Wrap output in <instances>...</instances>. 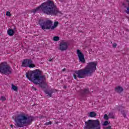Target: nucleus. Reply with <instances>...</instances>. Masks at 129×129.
Here are the masks:
<instances>
[{
	"instance_id": "1",
	"label": "nucleus",
	"mask_w": 129,
	"mask_h": 129,
	"mask_svg": "<svg viewBox=\"0 0 129 129\" xmlns=\"http://www.w3.org/2000/svg\"><path fill=\"white\" fill-rule=\"evenodd\" d=\"M41 11L47 16H56L58 14L62 15V12L59 11L54 2L50 0L42 3L35 9L31 10V13H33L35 15L36 13H40Z\"/></svg>"
},
{
	"instance_id": "2",
	"label": "nucleus",
	"mask_w": 129,
	"mask_h": 129,
	"mask_svg": "<svg viewBox=\"0 0 129 129\" xmlns=\"http://www.w3.org/2000/svg\"><path fill=\"white\" fill-rule=\"evenodd\" d=\"M26 78L34 84L39 85V87L45 89L47 87L46 76H42V71L39 69L29 72L26 74Z\"/></svg>"
},
{
	"instance_id": "3",
	"label": "nucleus",
	"mask_w": 129,
	"mask_h": 129,
	"mask_svg": "<svg viewBox=\"0 0 129 129\" xmlns=\"http://www.w3.org/2000/svg\"><path fill=\"white\" fill-rule=\"evenodd\" d=\"M96 66H97V62H90L88 63V64L84 69H81L78 71H75L73 74L74 79L78 78H84L85 75H89L91 76L95 70H96Z\"/></svg>"
},
{
	"instance_id": "4",
	"label": "nucleus",
	"mask_w": 129,
	"mask_h": 129,
	"mask_svg": "<svg viewBox=\"0 0 129 129\" xmlns=\"http://www.w3.org/2000/svg\"><path fill=\"white\" fill-rule=\"evenodd\" d=\"M33 116H27L25 114H20L15 118L16 126L17 127H24V126H27L32 124V122L34 121Z\"/></svg>"
},
{
	"instance_id": "5",
	"label": "nucleus",
	"mask_w": 129,
	"mask_h": 129,
	"mask_svg": "<svg viewBox=\"0 0 129 129\" xmlns=\"http://www.w3.org/2000/svg\"><path fill=\"white\" fill-rule=\"evenodd\" d=\"M84 129H101V125L99 120L89 119L85 122Z\"/></svg>"
},
{
	"instance_id": "6",
	"label": "nucleus",
	"mask_w": 129,
	"mask_h": 129,
	"mask_svg": "<svg viewBox=\"0 0 129 129\" xmlns=\"http://www.w3.org/2000/svg\"><path fill=\"white\" fill-rule=\"evenodd\" d=\"M12 67L8 64V62L4 61L0 63V73H1V74L10 75L12 74Z\"/></svg>"
},
{
	"instance_id": "7",
	"label": "nucleus",
	"mask_w": 129,
	"mask_h": 129,
	"mask_svg": "<svg viewBox=\"0 0 129 129\" xmlns=\"http://www.w3.org/2000/svg\"><path fill=\"white\" fill-rule=\"evenodd\" d=\"M39 25L41 29L45 30H51L52 26H53V21L51 20H47L45 21H39Z\"/></svg>"
},
{
	"instance_id": "8",
	"label": "nucleus",
	"mask_w": 129,
	"mask_h": 129,
	"mask_svg": "<svg viewBox=\"0 0 129 129\" xmlns=\"http://www.w3.org/2000/svg\"><path fill=\"white\" fill-rule=\"evenodd\" d=\"M21 67H29V68H34L36 65L33 63V60L31 59H25L22 61Z\"/></svg>"
},
{
	"instance_id": "9",
	"label": "nucleus",
	"mask_w": 129,
	"mask_h": 129,
	"mask_svg": "<svg viewBox=\"0 0 129 129\" xmlns=\"http://www.w3.org/2000/svg\"><path fill=\"white\" fill-rule=\"evenodd\" d=\"M59 47L58 48L59 50L63 52V51H66L68 49V43L66 42L62 41L59 43Z\"/></svg>"
},
{
	"instance_id": "10",
	"label": "nucleus",
	"mask_w": 129,
	"mask_h": 129,
	"mask_svg": "<svg viewBox=\"0 0 129 129\" xmlns=\"http://www.w3.org/2000/svg\"><path fill=\"white\" fill-rule=\"evenodd\" d=\"M77 54L78 56L79 61L81 63H85V58H84V54L82 53L81 51L79 49H77Z\"/></svg>"
},
{
	"instance_id": "11",
	"label": "nucleus",
	"mask_w": 129,
	"mask_h": 129,
	"mask_svg": "<svg viewBox=\"0 0 129 129\" xmlns=\"http://www.w3.org/2000/svg\"><path fill=\"white\" fill-rule=\"evenodd\" d=\"M44 92L46 94H48L49 97H52V94L54 93V90L51 89L49 90L48 91V90H45Z\"/></svg>"
},
{
	"instance_id": "12",
	"label": "nucleus",
	"mask_w": 129,
	"mask_h": 129,
	"mask_svg": "<svg viewBox=\"0 0 129 129\" xmlns=\"http://www.w3.org/2000/svg\"><path fill=\"white\" fill-rule=\"evenodd\" d=\"M7 34L10 37H13L15 35V31L14 29H9L7 30Z\"/></svg>"
},
{
	"instance_id": "13",
	"label": "nucleus",
	"mask_w": 129,
	"mask_h": 129,
	"mask_svg": "<svg viewBox=\"0 0 129 129\" xmlns=\"http://www.w3.org/2000/svg\"><path fill=\"white\" fill-rule=\"evenodd\" d=\"M89 93V89H84V90H82L81 91V94L83 96L86 94H88Z\"/></svg>"
},
{
	"instance_id": "14",
	"label": "nucleus",
	"mask_w": 129,
	"mask_h": 129,
	"mask_svg": "<svg viewBox=\"0 0 129 129\" xmlns=\"http://www.w3.org/2000/svg\"><path fill=\"white\" fill-rule=\"evenodd\" d=\"M126 2L127 5V7L124 6V4H123V6H124V8H126V10L125 11L126 14L129 15V1L126 0Z\"/></svg>"
},
{
	"instance_id": "15",
	"label": "nucleus",
	"mask_w": 129,
	"mask_h": 129,
	"mask_svg": "<svg viewBox=\"0 0 129 129\" xmlns=\"http://www.w3.org/2000/svg\"><path fill=\"white\" fill-rule=\"evenodd\" d=\"M115 91L118 93H121V92H122V91H123V89L122 88V87L118 86L115 88Z\"/></svg>"
},
{
	"instance_id": "16",
	"label": "nucleus",
	"mask_w": 129,
	"mask_h": 129,
	"mask_svg": "<svg viewBox=\"0 0 129 129\" xmlns=\"http://www.w3.org/2000/svg\"><path fill=\"white\" fill-rule=\"evenodd\" d=\"M88 116L89 117H95L97 115V114L94 111L88 113Z\"/></svg>"
},
{
	"instance_id": "17",
	"label": "nucleus",
	"mask_w": 129,
	"mask_h": 129,
	"mask_svg": "<svg viewBox=\"0 0 129 129\" xmlns=\"http://www.w3.org/2000/svg\"><path fill=\"white\" fill-rule=\"evenodd\" d=\"M58 25H59V22H58L57 21L54 22L53 25L51 26V31H53V30H55V28H57V27H58Z\"/></svg>"
},
{
	"instance_id": "18",
	"label": "nucleus",
	"mask_w": 129,
	"mask_h": 129,
	"mask_svg": "<svg viewBox=\"0 0 129 129\" xmlns=\"http://www.w3.org/2000/svg\"><path fill=\"white\" fill-rule=\"evenodd\" d=\"M12 88L13 90H14V91H18V87H17V86H15L14 84H12Z\"/></svg>"
},
{
	"instance_id": "19",
	"label": "nucleus",
	"mask_w": 129,
	"mask_h": 129,
	"mask_svg": "<svg viewBox=\"0 0 129 129\" xmlns=\"http://www.w3.org/2000/svg\"><path fill=\"white\" fill-rule=\"evenodd\" d=\"M53 39L54 42H57V41H59V40H60V38H59V36H54L53 37Z\"/></svg>"
},
{
	"instance_id": "20",
	"label": "nucleus",
	"mask_w": 129,
	"mask_h": 129,
	"mask_svg": "<svg viewBox=\"0 0 129 129\" xmlns=\"http://www.w3.org/2000/svg\"><path fill=\"white\" fill-rule=\"evenodd\" d=\"M109 118V117L107 114H105L104 115V119L105 120H108Z\"/></svg>"
},
{
	"instance_id": "21",
	"label": "nucleus",
	"mask_w": 129,
	"mask_h": 129,
	"mask_svg": "<svg viewBox=\"0 0 129 129\" xmlns=\"http://www.w3.org/2000/svg\"><path fill=\"white\" fill-rule=\"evenodd\" d=\"M108 116L109 118H113V113H109Z\"/></svg>"
},
{
	"instance_id": "22",
	"label": "nucleus",
	"mask_w": 129,
	"mask_h": 129,
	"mask_svg": "<svg viewBox=\"0 0 129 129\" xmlns=\"http://www.w3.org/2000/svg\"><path fill=\"white\" fill-rule=\"evenodd\" d=\"M6 98L4 96H2L0 98V100H2V101H5L6 100Z\"/></svg>"
},
{
	"instance_id": "23",
	"label": "nucleus",
	"mask_w": 129,
	"mask_h": 129,
	"mask_svg": "<svg viewBox=\"0 0 129 129\" xmlns=\"http://www.w3.org/2000/svg\"><path fill=\"white\" fill-rule=\"evenodd\" d=\"M107 124H108V121L107 120H106L104 122L103 125H104V126H106Z\"/></svg>"
},
{
	"instance_id": "24",
	"label": "nucleus",
	"mask_w": 129,
	"mask_h": 129,
	"mask_svg": "<svg viewBox=\"0 0 129 129\" xmlns=\"http://www.w3.org/2000/svg\"><path fill=\"white\" fill-rule=\"evenodd\" d=\"M6 16H8V17H11V16H12V14H11V12L7 11L6 12Z\"/></svg>"
},
{
	"instance_id": "25",
	"label": "nucleus",
	"mask_w": 129,
	"mask_h": 129,
	"mask_svg": "<svg viewBox=\"0 0 129 129\" xmlns=\"http://www.w3.org/2000/svg\"><path fill=\"white\" fill-rule=\"evenodd\" d=\"M45 125H49V124H52V121H49L45 123Z\"/></svg>"
},
{
	"instance_id": "26",
	"label": "nucleus",
	"mask_w": 129,
	"mask_h": 129,
	"mask_svg": "<svg viewBox=\"0 0 129 129\" xmlns=\"http://www.w3.org/2000/svg\"><path fill=\"white\" fill-rule=\"evenodd\" d=\"M121 113L123 115L124 117H125V113H124V111H121Z\"/></svg>"
},
{
	"instance_id": "27",
	"label": "nucleus",
	"mask_w": 129,
	"mask_h": 129,
	"mask_svg": "<svg viewBox=\"0 0 129 129\" xmlns=\"http://www.w3.org/2000/svg\"><path fill=\"white\" fill-rule=\"evenodd\" d=\"M32 89H33V90H34L35 91H37V88H36L35 87L32 86L31 87Z\"/></svg>"
},
{
	"instance_id": "28",
	"label": "nucleus",
	"mask_w": 129,
	"mask_h": 129,
	"mask_svg": "<svg viewBox=\"0 0 129 129\" xmlns=\"http://www.w3.org/2000/svg\"><path fill=\"white\" fill-rule=\"evenodd\" d=\"M105 129H110L111 128V126H108L107 127H104Z\"/></svg>"
},
{
	"instance_id": "29",
	"label": "nucleus",
	"mask_w": 129,
	"mask_h": 129,
	"mask_svg": "<svg viewBox=\"0 0 129 129\" xmlns=\"http://www.w3.org/2000/svg\"><path fill=\"white\" fill-rule=\"evenodd\" d=\"M115 47H116V43H114L113 44V47L115 48Z\"/></svg>"
},
{
	"instance_id": "30",
	"label": "nucleus",
	"mask_w": 129,
	"mask_h": 129,
	"mask_svg": "<svg viewBox=\"0 0 129 129\" xmlns=\"http://www.w3.org/2000/svg\"><path fill=\"white\" fill-rule=\"evenodd\" d=\"M49 62H52V61H53V58H50L49 60Z\"/></svg>"
},
{
	"instance_id": "31",
	"label": "nucleus",
	"mask_w": 129,
	"mask_h": 129,
	"mask_svg": "<svg viewBox=\"0 0 129 129\" xmlns=\"http://www.w3.org/2000/svg\"><path fill=\"white\" fill-rule=\"evenodd\" d=\"M62 72H64V71H66V69L64 68L62 70Z\"/></svg>"
},
{
	"instance_id": "32",
	"label": "nucleus",
	"mask_w": 129,
	"mask_h": 129,
	"mask_svg": "<svg viewBox=\"0 0 129 129\" xmlns=\"http://www.w3.org/2000/svg\"><path fill=\"white\" fill-rule=\"evenodd\" d=\"M63 88H64V89H66L67 88V86H63Z\"/></svg>"
},
{
	"instance_id": "33",
	"label": "nucleus",
	"mask_w": 129,
	"mask_h": 129,
	"mask_svg": "<svg viewBox=\"0 0 129 129\" xmlns=\"http://www.w3.org/2000/svg\"><path fill=\"white\" fill-rule=\"evenodd\" d=\"M10 126H11V127H12V128H13V127H14V125H13V124H11V125H10Z\"/></svg>"
},
{
	"instance_id": "34",
	"label": "nucleus",
	"mask_w": 129,
	"mask_h": 129,
	"mask_svg": "<svg viewBox=\"0 0 129 129\" xmlns=\"http://www.w3.org/2000/svg\"><path fill=\"white\" fill-rule=\"evenodd\" d=\"M55 123H56V124H57V123H58V122H55Z\"/></svg>"
},
{
	"instance_id": "35",
	"label": "nucleus",
	"mask_w": 129,
	"mask_h": 129,
	"mask_svg": "<svg viewBox=\"0 0 129 129\" xmlns=\"http://www.w3.org/2000/svg\"><path fill=\"white\" fill-rule=\"evenodd\" d=\"M16 29V27H15V28H14V29Z\"/></svg>"
}]
</instances>
